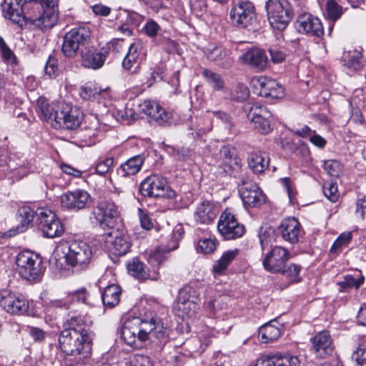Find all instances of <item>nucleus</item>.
Returning a JSON list of instances; mask_svg holds the SVG:
<instances>
[{
	"label": "nucleus",
	"mask_w": 366,
	"mask_h": 366,
	"mask_svg": "<svg viewBox=\"0 0 366 366\" xmlns=\"http://www.w3.org/2000/svg\"><path fill=\"white\" fill-rule=\"evenodd\" d=\"M107 51L102 47L97 49L93 46H87L81 51L80 62L83 67L94 70L102 68L107 59Z\"/></svg>",
	"instance_id": "aec40b11"
},
{
	"label": "nucleus",
	"mask_w": 366,
	"mask_h": 366,
	"mask_svg": "<svg viewBox=\"0 0 366 366\" xmlns=\"http://www.w3.org/2000/svg\"><path fill=\"white\" fill-rule=\"evenodd\" d=\"M355 214L357 218L366 219V195L357 200Z\"/></svg>",
	"instance_id": "774afa93"
},
{
	"label": "nucleus",
	"mask_w": 366,
	"mask_h": 366,
	"mask_svg": "<svg viewBox=\"0 0 366 366\" xmlns=\"http://www.w3.org/2000/svg\"><path fill=\"white\" fill-rule=\"evenodd\" d=\"M36 215L39 227L44 237L54 238L60 237L64 233L63 224L51 210L41 209Z\"/></svg>",
	"instance_id": "1a4fd4ad"
},
{
	"label": "nucleus",
	"mask_w": 366,
	"mask_h": 366,
	"mask_svg": "<svg viewBox=\"0 0 366 366\" xmlns=\"http://www.w3.org/2000/svg\"><path fill=\"white\" fill-rule=\"evenodd\" d=\"M263 366H300V361L296 356L275 354L267 355L262 361Z\"/></svg>",
	"instance_id": "72a5a7b5"
},
{
	"label": "nucleus",
	"mask_w": 366,
	"mask_h": 366,
	"mask_svg": "<svg viewBox=\"0 0 366 366\" xmlns=\"http://www.w3.org/2000/svg\"><path fill=\"white\" fill-rule=\"evenodd\" d=\"M241 60L258 70L264 69L268 64V58L264 51L253 48L247 50L240 56Z\"/></svg>",
	"instance_id": "7c9ffc66"
},
{
	"label": "nucleus",
	"mask_w": 366,
	"mask_h": 366,
	"mask_svg": "<svg viewBox=\"0 0 366 366\" xmlns=\"http://www.w3.org/2000/svg\"><path fill=\"white\" fill-rule=\"evenodd\" d=\"M197 307V302L193 301H180L178 299L176 309L178 310L179 316H181L183 319L192 317L196 312Z\"/></svg>",
	"instance_id": "a18cd8bd"
},
{
	"label": "nucleus",
	"mask_w": 366,
	"mask_h": 366,
	"mask_svg": "<svg viewBox=\"0 0 366 366\" xmlns=\"http://www.w3.org/2000/svg\"><path fill=\"white\" fill-rule=\"evenodd\" d=\"M92 214L102 228H113L119 217V211L114 202L103 201L93 209Z\"/></svg>",
	"instance_id": "f8f14e48"
},
{
	"label": "nucleus",
	"mask_w": 366,
	"mask_h": 366,
	"mask_svg": "<svg viewBox=\"0 0 366 366\" xmlns=\"http://www.w3.org/2000/svg\"><path fill=\"white\" fill-rule=\"evenodd\" d=\"M139 112L145 115L155 119L158 112L162 111V107L154 101L144 100L139 104Z\"/></svg>",
	"instance_id": "49530a36"
},
{
	"label": "nucleus",
	"mask_w": 366,
	"mask_h": 366,
	"mask_svg": "<svg viewBox=\"0 0 366 366\" xmlns=\"http://www.w3.org/2000/svg\"><path fill=\"white\" fill-rule=\"evenodd\" d=\"M239 192L244 205L247 207H257L264 203L266 197L262 191L256 184L242 186Z\"/></svg>",
	"instance_id": "b1692460"
},
{
	"label": "nucleus",
	"mask_w": 366,
	"mask_h": 366,
	"mask_svg": "<svg viewBox=\"0 0 366 366\" xmlns=\"http://www.w3.org/2000/svg\"><path fill=\"white\" fill-rule=\"evenodd\" d=\"M301 267L296 264H291L287 268L282 269L280 272L285 275L290 282H298L300 281V272Z\"/></svg>",
	"instance_id": "864d4df0"
},
{
	"label": "nucleus",
	"mask_w": 366,
	"mask_h": 366,
	"mask_svg": "<svg viewBox=\"0 0 366 366\" xmlns=\"http://www.w3.org/2000/svg\"><path fill=\"white\" fill-rule=\"evenodd\" d=\"M16 264L19 275L29 281H39L45 271L42 257L30 250L19 252L16 256Z\"/></svg>",
	"instance_id": "7ed1b4c3"
},
{
	"label": "nucleus",
	"mask_w": 366,
	"mask_h": 366,
	"mask_svg": "<svg viewBox=\"0 0 366 366\" xmlns=\"http://www.w3.org/2000/svg\"><path fill=\"white\" fill-rule=\"evenodd\" d=\"M102 127L97 118L94 117L86 129V136L89 138V144H94L96 140H99L103 136Z\"/></svg>",
	"instance_id": "de8ad7c7"
},
{
	"label": "nucleus",
	"mask_w": 366,
	"mask_h": 366,
	"mask_svg": "<svg viewBox=\"0 0 366 366\" xmlns=\"http://www.w3.org/2000/svg\"><path fill=\"white\" fill-rule=\"evenodd\" d=\"M203 76L206 79L208 84L215 90H222L224 86V82L222 76L209 69H204L202 71Z\"/></svg>",
	"instance_id": "8fccbe9b"
},
{
	"label": "nucleus",
	"mask_w": 366,
	"mask_h": 366,
	"mask_svg": "<svg viewBox=\"0 0 366 366\" xmlns=\"http://www.w3.org/2000/svg\"><path fill=\"white\" fill-rule=\"evenodd\" d=\"M217 229L225 239H234L242 237L244 227L239 224L235 215L226 209L219 217Z\"/></svg>",
	"instance_id": "4468645a"
},
{
	"label": "nucleus",
	"mask_w": 366,
	"mask_h": 366,
	"mask_svg": "<svg viewBox=\"0 0 366 366\" xmlns=\"http://www.w3.org/2000/svg\"><path fill=\"white\" fill-rule=\"evenodd\" d=\"M169 186L165 178L159 174H152L145 178L140 184V192L144 197H164L169 196Z\"/></svg>",
	"instance_id": "dca6fc26"
},
{
	"label": "nucleus",
	"mask_w": 366,
	"mask_h": 366,
	"mask_svg": "<svg viewBox=\"0 0 366 366\" xmlns=\"http://www.w3.org/2000/svg\"><path fill=\"white\" fill-rule=\"evenodd\" d=\"M122 290L117 285L107 286L102 294V302L110 308L115 307L119 302Z\"/></svg>",
	"instance_id": "58836bf2"
},
{
	"label": "nucleus",
	"mask_w": 366,
	"mask_h": 366,
	"mask_svg": "<svg viewBox=\"0 0 366 366\" xmlns=\"http://www.w3.org/2000/svg\"><path fill=\"white\" fill-rule=\"evenodd\" d=\"M114 164L113 157H106L100 160L96 165V172L100 175H104L109 172Z\"/></svg>",
	"instance_id": "e2e57ef3"
},
{
	"label": "nucleus",
	"mask_w": 366,
	"mask_h": 366,
	"mask_svg": "<svg viewBox=\"0 0 366 366\" xmlns=\"http://www.w3.org/2000/svg\"><path fill=\"white\" fill-rule=\"evenodd\" d=\"M280 330L277 326L267 323L262 326L259 330V337L263 343H269L279 338Z\"/></svg>",
	"instance_id": "a19ab883"
},
{
	"label": "nucleus",
	"mask_w": 366,
	"mask_h": 366,
	"mask_svg": "<svg viewBox=\"0 0 366 366\" xmlns=\"http://www.w3.org/2000/svg\"><path fill=\"white\" fill-rule=\"evenodd\" d=\"M364 281L365 277L362 274H359L356 277L352 274L345 275L342 280L337 282L339 291L345 292L352 287L358 289Z\"/></svg>",
	"instance_id": "79ce46f5"
},
{
	"label": "nucleus",
	"mask_w": 366,
	"mask_h": 366,
	"mask_svg": "<svg viewBox=\"0 0 366 366\" xmlns=\"http://www.w3.org/2000/svg\"><path fill=\"white\" fill-rule=\"evenodd\" d=\"M178 299L184 302L193 301L197 302L199 299V292L193 285H185L179 290Z\"/></svg>",
	"instance_id": "09e8293b"
},
{
	"label": "nucleus",
	"mask_w": 366,
	"mask_h": 366,
	"mask_svg": "<svg viewBox=\"0 0 366 366\" xmlns=\"http://www.w3.org/2000/svg\"><path fill=\"white\" fill-rule=\"evenodd\" d=\"M36 5H40L44 9L42 14L37 18H30V22L41 29L53 27L56 22L55 7L56 0H38Z\"/></svg>",
	"instance_id": "6ab92c4d"
},
{
	"label": "nucleus",
	"mask_w": 366,
	"mask_h": 366,
	"mask_svg": "<svg viewBox=\"0 0 366 366\" xmlns=\"http://www.w3.org/2000/svg\"><path fill=\"white\" fill-rule=\"evenodd\" d=\"M123 41L120 39H113L103 46L104 50L107 51V57L109 52L112 51L114 54H119L123 50Z\"/></svg>",
	"instance_id": "338daca9"
},
{
	"label": "nucleus",
	"mask_w": 366,
	"mask_h": 366,
	"mask_svg": "<svg viewBox=\"0 0 366 366\" xmlns=\"http://www.w3.org/2000/svg\"><path fill=\"white\" fill-rule=\"evenodd\" d=\"M66 328L64 330H76L81 334L93 336L92 332L90 330L89 325L86 324V317L77 314H71L68 315V318L65 322Z\"/></svg>",
	"instance_id": "473e14b6"
},
{
	"label": "nucleus",
	"mask_w": 366,
	"mask_h": 366,
	"mask_svg": "<svg viewBox=\"0 0 366 366\" xmlns=\"http://www.w3.org/2000/svg\"><path fill=\"white\" fill-rule=\"evenodd\" d=\"M29 0H4L1 9L4 16L16 24L21 25L24 21L23 5Z\"/></svg>",
	"instance_id": "bb28decb"
},
{
	"label": "nucleus",
	"mask_w": 366,
	"mask_h": 366,
	"mask_svg": "<svg viewBox=\"0 0 366 366\" xmlns=\"http://www.w3.org/2000/svg\"><path fill=\"white\" fill-rule=\"evenodd\" d=\"M206 309L211 315L216 316L219 311L223 310L227 307V305L223 297H219L217 299L209 300L206 303Z\"/></svg>",
	"instance_id": "5fc2aeb1"
},
{
	"label": "nucleus",
	"mask_w": 366,
	"mask_h": 366,
	"mask_svg": "<svg viewBox=\"0 0 366 366\" xmlns=\"http://www.w3.org/2000/svg\"><path fill=\"white\" fill-rule=\"evenodd\" d=\"M278 232L285 241L295 244L299 242L303 234V229L296 218L289 217L282 219L278 227Z\"/></svg>",
	"instance_id": "412c9836"
},
{
	"label": "nucleus",
	"mask_w": 366,
	"mask_h": 366,
	"mask_svg": "<svg viewBox=\"0 0 366 366\" xmlns=\"http://www.w3.org/2000/svg\"><path fill=\"white\" fill-rule=\"evenodd\" d=\"M109 96L108 89L102 88L96 84L87 83L82 86L79 90L80 97L85 100L99 99L101 95Z\"/></svg>",
	"instance_id": "4c0bfd02"
},
{
	"label": "nucleus",
	"mask_w": 366,
	"mask_h": 366,
	"mask_svg": "<svg viewBox=\"0 0 366 366\" xmlns=\"http://www.w3.org/2000/svg\"><path fill=\"white\" fill-rule=\"evenodd\" d=\"M0 52L4 61L9 64H16V56L13 51L9 49L4 39L0 36Z\"/></svg>",
	"instance_id": "bf43d9fd"
},
{
	"label": "nucleus",
	"mask_w": 366,
	"mask_h": 366,
	"mask_svg": "<svg viewBox=\"0 0 366 366\" xmlns=\"http://www.w3.org/2000/svg\"><path fill=\"white\" fill-rule=\"evenodd\" d=\"M324 169L331 177H337L342 172V167L339 161L329 159L324 162Z\"/></svg>",
	"instance_id": "6e6d98bb"
},
{
	"label": "nucleus",
	"mask_w": 366,
	"mask_h": 366,
	"mask_svg": "<svg viewBox=\"0 0 366 366\" xmlns=\"http://www.w3.org/2000/svg\"><path fill=\"white\" fill-rule=\"evenodd\" d=\"M265 7L271 26L277 30H284L292 19L289 1L268 0Z\"/></svg>",
	"instance_id": "6e6552de"
},
{
	"label": "nucleus",
	"mask_w": 366,
	"mask_h": 366,
	"mask_svg": "<svg viewBox=\"0 0 366 366\" xmlns=\"http://www.w3.org/2000/svg\"><path fill=\"white\" fill-rule=\"evenodd\" d=\"M39 117L51 124L56 122L55 117L59 115L60 110H57L54 104H50L44 98H39L37 101Z\"/></svg>",
	"instance_id": "c9c22d12"
},
{
	"label": "nucleus",
	"mask_w": 366,
	"mask_h": 366,
	"mask_svg": "<svg viewBox=\"0 0 366 366\" xmlns=\"http://www.w3.org/2000/svg\"><path fill=\"white\" fill-rule=\"evenodd\" d=\"M121 336L126 344L141 348L148 342L162 343L167 337V329L160 320L149 321L139 317L127 319L121 328Z\"/></svg>",
	"instance_id": "f257e3e1"
},
{
	"label": "nucleus",
	"mask_w": 366,
	"mask_h": 366,
	"mask_svg": "<svg viewBox=\"0 0 366 366\" xmlns=\"http://www.w3.org/2000/svg\"><path fill=\"white\" fill-rule=\"evenodd\" d=\"M142 45L139 41L132 43L127 51V54L122 61V66L124 69L130 71L134 69V72L139 67L144 57Z\"/></svg>",
	"instance_id": "c85d7f7f"
},
{
	"label": "nucleus",
	"mask_w": 366,
	"mask_h": 366,
	"mask_svg": "<svg viewBox=\"0 0 366 366\" xmlns=\"http://www.w3.org/2000/svg\"><path fill=\"white\" fill-rule=\"evenodd\" d=\"M55 118L56 122L51 123L54 129H74L81 124L84 115L77 107L62 104L60 112Z\"/></svg>",
	"instance_id": "9d476101"
},
{
	"label": "nucleus",
	"mask_w": 366,
	"mask_h": 366,
	"mask_svg": "<svg viewBox=\"0 0 366 366\" xmlns=\"http://www.w3.org/2000/svg\"><path fill=\"white\" fill-rule=\"evenodd\" d=\"M239 249H229L223 253L220 259L213 266V271L216 274H222L229 264L238 256Z\"/></svg>",
	"instance_id": "ea45409f"
},
{
	"label": "nucleus",
	"mask_w": 366,
	"mask_h": 366,
	"mask_svg": "<svg viewBox=\"0 0 366 366\" xmlns=\"http://www.w3.org/2000/svg\"><path fill=\"white\" fill-rule=\"evenodd\" d=\"M346 9H344L337 0H327L325 9V17L332 21H336L342 16Z\"/></svg>",
	"instance_id": "37998d69"
},
{
	"label": "nucleus",
	"mask_w": 366,
	"mask_h": 366,
	"mask_svg": "<svg viewBox=\"0 0 366 366\" xmlns=\"http://www.w3.org/2000/svg\"><path fill=\"white\" fill-rule=\"evenodd\" d=\"M9 178L20 180L32 172L30 162L17 154L0 155V169Z\"/></svg>",
	"instance_id": "0eeeda50"
},
{
	"label": "nucleus",
	"mask_w": 366,
	"mask_h": 366,
	"mask_svg": "<svg viewBox=\"0 0 366 366\" xmlns=\"http://www.w3.org/2000/svg\"><path fill=\"white\" fill-rule=\"evenodd\" d=\"M352 239V232H342L332 244L330 252L332 253H336L342 250V249L347 247Z\"/></svg>",
	"instance_id": "3c124183"
},
{
	"label": "nucleus",
	"mask_w": 366,
	"mask_h": 366,
	"mask_svg": "<svg viewBox=\"0 0 366 366\" xmlns=\"http://www.w3.org/2000/svg\"><path fill=\"white\" fill-rule=\"evenodd\" d=\"M217 327L219 330H216L214 328L207 327L200 332L199 337L202 345H204V347L208 346L211 342L210 339L215 337L218 333L227 334L231 329V325H228L226 327H221L220 322H219Z\"/></svg>",
	"instance_id": "c03bdc74"
},
{
	"label": "nucleus",
	"mask_w": 366,
	"mask_h": 366,
	"mask_svg": "<svg viewBox=\"0 0 366 366\" xmlns=\"http://www.w3.org/2000/svg\"><path fill=\"white\" fill-rule=\"evenodd\" d=\"M164 260V257L159 251H156L149 255L148 262L152 268V274L138 259H132L127 263V267L129 274L140 281L147 279L155 280L157 279L159 267Z\"/></svg>",
	"instance_id": "423d86ee"
},
{
	"label": "nucleus",
	"mask_w": 366,
	"mask_h": 366,
	"mask_svg": "<svg viewBox=\"0 0 366 366\" xmlns=\"http://www.w3.org/2000/svg\"><path fill=\"white\" fill-rule=\"evenodd\" d=\"M217 247V242L214 239H203L198 242L197 251L204 254L213 252Z\"/></svg>",
	"instance_id": "052dcab7"
},
{
	"label": "nucleus",
	"mask_w": 366,
	"mask_h": 366,
	"mask_svg": "<svg viewBox=\"0 0 366 366\" xmlns=\"http://www.w3.org/2000/svg\"><path fill=\"white\" fill-rule=\"evenodd\" d=\"M205 55L210 61H219L226 56V51L222 46H209L204 51Z\"/></svg>",
	"instance_id": "4d7b16f0"
},
{
	"label": "nucleus",
	"mask_w": 366,
	"mask_h": 366,
	"mask_svg": "<svg viewBox=\"0 0 366 366\" xmlns=\"http://www.w3.org/2000/svg\"><path fill=\"white\" fill-rule=\"evenodd\" d=\"M19 214L21 217V223L27 225L31 222L34 217V211L29 207L24 206L19 209Z\"/></svg>",
	"instance_id": "69168bd1"
},
{
	"label": "nucleus",
	"mask_w": 366,
	"mask_h": 366,
	"mask_svg": "<svg viewBox=\"0 0 366 366\" xmlns=\"http://www.w3.org/2000/svg\"><path fill=\"white\" fill-rule=\"evenodd\" d=\"M0 305L6 312L13 315H22L29 308L28 302L22 295L9 290L1 292Z\"/></svg>",
	"instance_id": "a211bd4d"
},
{
	"label": "nucleus",
	"mask_w": 366,
	"mask_h": 366,
	"mask_svg": "<svg viewBox=\"0 0 366 366\" xmlns=\"http://www.w3.org/2000/svg\"><path fill=\"white\" fill-rule=\"evenodd\" d=\"M342 61L344 65L352 71H358L364 65L361 51L355 49L345 51L342 56Z\"/></svg>",
	"instance_id": "e433bc0d"
},
{
	"label": "nucleus",
	"mask_w": 366,
	"mask_h": 366,
	"mask_svg": "<svg viewBox=\"0 0 366 366\" xmlns=\"http://www.w3.org/2000/svg\"><path fill=\"white\" fill-rule=\"evenodd\" d=\"M155 121L162 126H171L174 124L173 114L170 112H166L162 108V111L158 112L155 117Z\"/></svg>",
	"instance_id": "680f3d73"
},
{
	"label": "nucleus",
	"mask_w": 366,
	"mask_h": 366,
	"mask_svg": "<svg viewBox=\"0 0 366 366\" xmlns=\"http://www.w3.org/2000/svg\"><path fill=\"white\" fill-rule=\"evenodd\" d=\"M249 96V91L247 86L243 84H238L232 90L229 98L232 100L242 102L246 100Z\"/></svg>",
	"instance_id": "603ef678"
},
{
	"label": "nucleus",
	"mask_w": 366,
	"mask_h": 366,
	"mask_svg": "<svg viewBox=\"0 0 366 366\" xmlns=\"http://www.w3.org/2000/svg\"><path fill=\"white\" fill-rule=\"evenodd\" d=\"M94 257L91 245L84 241H73L65 254L66 262L76 271L86 269Z\"/></svg>",
	"instance_id": "20e7f679"
},
{
	"label": "nucleus",
	"mask_w": 366,
	"mask_h": 366,
	"mask_svg": "<svg viewBox=\"0 0 366 366\" xmlns=\"http://www.w3.org/2000/svg\"><path fill=\"white\" fill-rule=\"evenodd\" d=\"M92 337L76 330H63L59 337L61 350L66 355H79V360L91 354Z\"/></svg>",
	"instance_id": "f03ea898"
},
{
	"label": "nucleus",
	"mask_w": 366,
	"mask_h": 366,
	"mask_svg": "<svg viewBox=\"0 0 366 366\" xmlns=\"http://www.w3.org/2000/svg\"><path fill=\"white\" fill-rule=\"evenodd\" d=\"M352 358L358 366H366V348L360 345L353 352Z\"/></svg>",
	"instance_id": "0e129e2a"
},
{
	"label": "nucleus",
	"mask_w": 366,
	"mask_h": 366,
	"mask_svg": "<svg viewBox=\"0 0 366 366\" xmlns=\"http://www.w3.org/2000/svg\"><path fill=\"white\" fill-rule=\"evenodd\" d=\"M256 16L254 6L249 1L239 2L230 11L233 24L239 28H247L252 25L256 20Z\"/></svg>",
	"instance_id": "2eb2a0df"
},
{
	"label": "nucleus",
	"mask_w": 366,
	"mask_h": 366,
	"mask_svg": "<svg viewBox=\"0 0 366 366\" xmlns=\"http://www.w3.org/2000/svg\"><path fill=\"white\" fill-rule=\"evenodd\" d=\"M144 162V157L137 155L131 157L117 169V173L122 177H127L137 174Z\"/></svg>",
	"instance_id": "f704fd0d"
},
{
	"label": "nucleus",
	"mask_w": 366,
	"mask_h": 366,
	"mask_svg": "<svg viewBox=\"0 0 366 366\" xmlns=\"http://www.w3.org/2000/svg\"><path fill=\"white\" fill-rule=\"evenodd\" d=\"M247 116L253 127L259 133L266 134L272 131V116L265 106L258 103L252 104L248 109Z\"/></svg>",
	"instance_id": "9b49d317"
},
{
	"label": "nucleus",
	"mask_w": 366,
	"mask_h": 366,
	"mask_svg": "<svg viewBox=\"0 0 366 366\" xmlns=\"http://www.w3.org/2000/svg\"><path fill=\"white\" fill-rule=\"evenodd\" d=\"M312 350L317 357L326 358L332 355L334 347L328 332L322 331L317 333L312 339Z\"/></svg>",
	"instance_id": "cd10ccee"
},
{
	"label": "nucleus",
	"mask_w": 366,
	"mask_h": 366,
	"mask_svg": "<svg viewBox=\"0 0 366 366\" xmlns=\"http://www.w3.org/2000/svg\"><path fill=\"white\" fill-rule=\"evenodd\" d=\"M106 244L109 252L115 256L124 255L131 247L128 237L119 230H113L107 234Z\"/></svg>",
	"instance_id": "5701e85b"
},
{
	"label": "nucleus",
	"mask_w": 366,
	"mask_h": 366,
	"mask_svg": "<svg viewBox=\"0 0 366 366\" xmlns=\"http://www.w3.org/2000/svg\"><path fill=\"white\" fill-rule=\"evenodd\" d=\"M247 162L254 173L262 174L269 167V157L267 152L257 150L248 154Z\"/></svg>",
	"instance_id": "2f4dec72"
},
{
	"label": "nucleus",
	"mask_w": 366,
	"mask_h": 366,
	"mask_svg": "<svg viewBox=\"0 0 366 366\" xmlns=\"http://www.w3.org/2000/svg\"><path fill=\"white\" fill-rule=\"evenodd\" d=\"M217 156V165L222 167L225 172L238 170L241 167L235 149L229 145L222 147Z\"/></svg>",
	"instance_id": "393cba45"
},
{
	"label": "nucleus",
	"mask_w": 366,
	"mask_h": 366,
	"mask_svg": "<svg viewBox=\"0 0 366 366\" xmlns=\"http://www.w3.org/2000/svg\"><path fill=\"white\" fill-rule=\"evenodd\" d=\"M251 85L257 94L265 98L280 99L284 96L283 87L275 80L264 76L253 77Z\"/></svg>",
	"instance_id": "ddd939ff"
},
{
	"label": "nucleus",
	"mask_w": 366,
	"mask_h": 366,
	"mask_svg": "<svg viewBox=\"0 0 366 366\" xmlns=\"http://www.w3.org/2000/svg\"><path fill=\"white\" fill-rule=\"evenodd\" d=\"M290 254L285 247L275 246L264 257L262 264L265 270L279 273L286 267Z\"/></svg>",
	"instance_id": "f3484780"
},
{
	"label": "nucleus",
	"mask_w": 366,
	"mask_h": 366,
	"mask_svg": "<svg viewBox=\"0 0 366 366\" xmlns=\"http://www.w3.org/2000/svg\"><path fill=\"white\" fill-rule=\"evenodd\" d=\"M90 198L86 191L76 189L64 193L61 197V204L63 207L76 212L85 208Z\"/></svg>",
	"instance_id": "4be33fe9"
},
{
	"label": "nucleus",
	"mask_w": 366,
	"mask_h": 366,
	"mask_svg": "<svg viewBox=\"0 0 366 366\" xmlns=\"http://www.w3.org/2000/svg\"><path fill=\"white\" fill-rule=\"evenodd\" d=\"M325 196L331 202H335L339 197L337 183L332 182H325L322 186Z\"/></svg>",
	"instance_id": "13d9d810"
},
{
	"label": "nucleus",
	"mask_w": 366,
	"mask_h": 366,
	"mask_svg": "<svg viewBox=\"0 0 366 366\" xmlns=\"http://www.w3.org/2000/svg\"><path fill=\"white\" fill-rule=\"evenodd\" d=\"M297 24L300 32L310 34L317 37L324 34L321 21L309 13L300 14L297 18Z\"/></svg>",
	"instance_id": "a878e982"
},
{
	"label": "nucleus",
	"mask_w": 366,
	"mask_h": 366,
	"mask_svg": "<svg viewBox=\"0 0 366 366\" xmlns=\"http://www.w3.org/2000/svg\"><path fill=\"white\" fill-rule=\"evenodd\" d=\"M217 216L214 204L209 201L199 203L194 212V219L198 224H209Z\"/></svg>",
	"instance_id": "c756f323"
},
{
	"label": "nucleus",
	"mask_w": 366,
	"mask_h": 366,
	"mask_svg": "<svg viewBox=\"0 0 366 366\" xmlns=\"http://www.w3.org/2000/svg\"><path fill=\"white\" fill-rule=\"evenodd\" d=\"M90 41L91 30L89 26L73 28L64 35L61 51L67 57H75Z\"/></svg>",
	"instance_id": "39448f33"
}]
</instances>
